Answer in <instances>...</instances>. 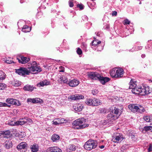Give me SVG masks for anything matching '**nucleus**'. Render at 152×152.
Masks as SVG:
<instances>
[{"label":"nucleus","instance_id":"bb28decb","mask_svg":"<svg viewBox=\"0 0 152 152\" xmlns=\"http://www.w3.org/2000/svg\"><path fill=\"white\" fill-rule=\"evenodd\" d=\"M76 147L75 146L73 145H70L67 149V151H74L76 150Z\"/></svg>","mask_w":152,"mask_h":152},{"label":"nucleus","instance_id":"7c9ffc66","mask_svg":"<svg viewBox=\"0 0 152 152\" xmlns=\"http://www.w3.org/2000/svg\"><path fill=\"white\" fill-rule=\"evenodd\" d=\"M22 143H20L17 147V148L18 150H21L22 149H24L26 147L25 144H21Z\"/></svg>","mask_w":152,"mask_h":152},{"label":"nucleus","instance_id":"423d86ee","mask_svg":"<svg viewBox=\"0 0 152 152\" xmlns=\"http://www.w3.org/2000/svg\"><path fill=\"white\" fill-rule=\"evenodd\" d=\"M121 113H119L118 108L115 107L114 110H113L111 112L108 114V119L110 121L115 120L118 118Z\"/></svg>","mask_w":152,"mask_h":152},{"label":"nucleus","instance_id":"0eeeda50","mask_svg":"<svg viewBox=\"0 0 152 152\" xmlns=\"http://www.w3.org/2000/svg\"><path fill=\"white\" fill-rule=\"evenodd\" d=\"M85 103L89 106H97L101 104L102 102L99 99L96 98H87L85 101Z\"/></svg>","mask_w":152,"mask_h":152},{"label":"nucleus","instance_id":"f8f14e48","mask_svg":"<svg viewBox=\"0 0 152 152\" xmlns=\"http://www.w3.org/2000/svg\"><path fill=\"white\" fill-rule=\"evenodd\" d=\"M136 86V81H133L132 80H131L129 83V89H132V92L133 94H134V92L132 91L133 90H134V91H135V90H137L138 88V87Z\"/></svg>","mask_w":152,"mask_h":152},{"label":"nucleus","instance_id":"4c0bfd02","mask_svg":"<svg viewBox=\"0 0 152 152\" xmlns=\"http://www.w3.org/2000/svg\"><path fill=\"white\" fill-rule=\"evenodd\" d=\"M6 86L5 84L0 83V90L4 89Z\"/></svg>","mask_w":152,"mask_h":152},{"label":"nucleus","instance_id":"603ef678","mask_svg":"<svg viewBox=\"0 0 152 152\" xmlns=\"http://www.w3.org/2000/svg\"><path fill=\"white\" fill-rule=\"evenodd\" d=\"M78 7H79L80 9L82 10L83 9V6L82 4H78L77 5Z\"/></svg>","mask_w":152,"mask_h":152},{"label":"nucleus","instance_id":"4be33fe9","mask_svg":"<svg viewBox=\"0 0 152 152\" xmlns=\"http://www.w3.org/2000/svg\"><path fill=\"white\" fill-rule=\"evenodd\" d=\"M50 84V82L47 80H45L43 81L40 82L39 83L37 84V86L40 87V86H47L49 85Z\"/></svg>","mask_w":152,"mask_h":152},{"label":"nucleus","instance_id":"8fccbe9b","mask_svg":"<svg viewBox=\"0 0 152 152\" xmlns=\"http://www.w3.org/2000/svg\"><path fill=\"white\" fill-rule=\"evenodd\" d=\"M27 101L28 103L30 102H31L32 103H33V99H31V98H28L27 99Z\"/></svg>","mask_w":152,"mask_h":152},{"label":"nucleus","instance_id":"c03bdc74","mask_svg":"<svg viewBox=\"0 0 152 152\" xmlns=\"http://www.w3.org/2000/svg\"><path fill=\"white\" fill-rule=\"evenodd\" d=\"M64 67L62 66H60L59 67V72H64Z\"/></svg>","mask_w":152,"mask_h":152},{"label":"nucleus","instance_id":"a211bd4d","mask_svg":"<svg viewBox=\"0 0 152 152\" xmlns=\"http://www.w3.org/2000/svg\"><path fill=\"white\" fill-rule=\"evenodd\" d=\"M31 151L32 152H37L39 150V146L36 143H34L30 147Z\"/></svg>","mask_w":152,"mask_h":152},{"label":"nucleus","instance_id":"338daca9","mask_svg":"<svg viewBox=\"0 0 152 152\" xmlns=\"http://www.w3.org/2000/svg\"><path fill=\"white\" fill-rule=\"evenodd\" d=\"M141 4V2H140V3H139V4Z\"/></svg>","mask_w":152,"mask_h":152},{"label":"nucleus","instance_id":"20e7f679","mask_svg":"<svg viewBox=\"0 0 152 152\" xmlns=\"http://www.w3.org/2000/svg\"><path fill=\"white\" fill-rule=\"evenodd\" d=\"M129 109L134 113H142L145 111V109L142 105L134 104H130L128 106Z\"/></svg>","mask_w":152,"mask_h":152},{"label":"nucleus","instance_id":"6e6552de","mask_svg":"<svg viewBox=\"0 0 152 152\" xmlns=\"http://www.w3.org/2000/svg\"><path fill=\"white\" fill-rule=\"evenodd\" d=\"M133 90L135 94H140V95H145L149 93L148 87L143 86L142 87H139L137 90Z\"/></svg>","mask_w":152,"mask_h":152},{"label":"nucleus","instance_id":"680f3d73","mask_svg":"<svg viewBox=\"0 0 152 152\" xmlns=\"http://www.w3.org/2000/svg\"><path fill=\"white\" fill-rule=\"evenodd\" d=\"M141 57L142 58H144L145 57V55L144 54H142L141 55Z\"/></svg>","mask_w":152,"mask_h":152},{"label":"nucleus","instance_id":"e2e57ef3","mask_svg":"<svg viewBox=\"0 0 152 152\" xmlns=\"http://www.w3.org/2000/svg\"><path fill=\"white\" fill-rule=\"evenodd\" d=\"M150 131L152 132V126H150Z\"/></svg>","mask_w":152,"mask_h":152},{"label":"nucleus","instance_id":"ea45409f","mask_svg":"<svg viewBox=\"0 0 152 152\" xmlns=\"http://www.w3.org/2000/svg\"><path fill=\"white\" fill-rule=\"evenodd\" d=\"M10 105L6 103L0 102V107H10Z\"/></svg>","mask_w":152,"mask_h":152},{"label":"nucleus","instance_id":"9d476101","mask_svg":"<svg viewBox=\"0 0 152 152\" xmlns=\"http://www.w3.org/2000/svg\"><path fill=\"white\" fill-rule=\"evenodd\" d=\"M12 136L11 132L9 130L5 131H0V138L3 137L4 138H9Z\"/></svg>","mask_w":152,"mask_h":152},{"label":"nucleus","instance_id":"a19ab883","mask_svg":"<svg viewBox=\"0 0 152 152\" xmlns=\"http://www.w3.org/2000/svg\"><path fill=\"white\" fill-rule=\"evenodd\" d=\"M130 21L127 19H125L123 21V23L124 25L129 24Z\"/></svg>","mask_w":152,"mask_h":152},{"label":"nucleus","instance_id":"6ab92c4d","mask_svg":"<svg viewBox=\"0 0 152 152\" xmlns=\"http://www.w3.org/2000/svg\"><path fill=\"white\" fill-rule=\"evenodd\" d=\"M18 61L19 63H21L22 64H25L29 60V59L26 57L23 56H21L20 57V59L18 58Z\"/></svg>","mask_w":152,"mask_h":152},{"label":"nucleus","instance_id":"a18cd8bd","mask_svg":"<svg viewBox=\"0 0 152 152\" xmlns=\"http://www.w3.org/2000/svg\"><path fill=\"white\" fill-rule=\"evenodd\" d=\"M69 5L70 7H72L73 6V4L72 0H69Z\"/></svg>","mask_w":152,"mask_h":152},{"label":"nucleus","instance_id":"f704fd0d","mask_svg":"<svg viewBox=\"0 0 152 152\" xmlns=\"http://www.w3.org/2000/svg\"><path fill=\"white\" fill-rule=\"evenodd\" d=\"M128 148L129 147L128 145H126V144H124L121 147V150L122 152H124V150H125L126 149Z\"/></svg>","mask_w":152,"mask_h":152},{"label":"nucleus","instance_id":"de8ad7c7","mask_svg":"<svg viewBox=\"0 0 152 152\" xmlns=\"http://www.w3.org/2000/svg\"><path fill=\"white\" fill-rule=\"evenodd\" d=\"M148 150L149 152L152 151V143L150 144Z\"/></svg>","mask_w":152,"mask_h":152},{"label":"nucleus","instance_id":"c756f323","mask_svg":"<svg viewBox=\"0 0 152 152\" xmlns=\"http://www.w3.org/2000/svg\"><path fill=\"white\" fill-rule=\"evenodd\" d=\"M6 77V75L2 71H0V80H3L5 79Z\"/></svg>","mask_w":152,"mask_h":152},{"label":"nucleus","instance_id":"5fc2aeb1","mask_svg":"<svg viewBox=\"0 0 152 152\" xmlns=\"http://www.w3.org/2000/svg\"><path fill=\"white\" fill-rule=\"evenodd\" d=\"M117 14V12L116 11H114L113 12L112 15L113 16H116Z\"/></svg>","mask_w":152,"mask_h":152},{"label":"nucleus","instance_id":"774afa93","mask_svg":"<svg viewBox=\"0 0 152 152\" xmlns=\"http://www.w3.org/2000/svg\"><path fill=\"white\" fill-rule=\"evenodd\" d=\"M43 1H45V0H42Z\"/></svg>","mask_w":152,"mask_h":152},{"label":"nucleus","instance_id":"c9c22d12","mask_svg":"<svg viewBox=\"0 0 152 152\" xmlns=\"http://www.w3.org/2000/svg\"><path fill=\"white\" fill-rule=\"evenodd\" d=\"M12 84L15 86H18L20 85V83L17 80L15 81L12 83Z\"/></svg>","mask_w":152,"mask_h":152},{"label":"nucleus","instance_id":"f3484780","mask_svg":"<svg viewBox=\"0 0 152 152\" xmlns=\"http://www.w3.org/2000/svg\"><path fill=\"white\" fill-rule=\"evenodd\" d=\"M58 81L59 83L63 82L67 84L68 83V79L64 75H61L58 79Z\"/></svg>","mask_w":152,"mask_h":152},{"label":"nucleus","instance_id":"4d7b16f0","mask_svg":"<svg viewBox=\"0 0 152 152\" xmlns=\"http://www.w3.org/2000/svg\"><path fill=\"white\" fill-rule=\"evenodd\" d=\"M142 48L141 46H137L136 47V49L137 50H140L142 49Z\"/></svg>","mask_w":152,"mask_h":152},{"label":"nucleus","instance_id":"69168bd1","mask_svg":"<svg viewBox=\"0 0 152 152\" xmlns=\"http://www.w3.org/2000/svg\"><path fill=\"white\" fill-rule=\"evenodd\" d=\"M149 81H151V82H152V80H150Z\"/></svg>","mask_w":152,"mask_h":152},{"label":"nucleus","instance_id":"1a4fd4ad","mask_svg":"<svg viewBox=\"0 0 152 152\" xmlns=\"http://www.w3.org/2000/svg\"><path fill=\"white\" fill-rule=\"evenodd\" d=\"M122 135L120 133H115L112 136V141L114 142H121L124 139Z\"/></svg>","mask_w":152,"mask_h":152},{"label":"nucleus","instance_id":"bf43d9fd","mask_svg":"<svg viewBox=\"0 0 152 152\" xmlns=\"http://www.w3.org/2000/svg\"><path fill=\"white\" fill-rule=\"evenodd\" d=\"M92 141L94 142V141L92 139H89V140L87 141L86 142H91Z\"/></svg>","mask_w":152,"mask_h":152},{"label":"nucleus","instance_id":"3c124183","mask_svg":"<svg viewBox=\"0 0 152 152\" xmlns=\"http://www.w3.org/2000/svg\"><path fill=\"white\" fill-rule=\"evenodd\" d=\"M12 132V133H13L15 135H17V131L16 129H13Z\"/></svg>","mask_w":152,"mask_h":152},{"label":"nucleus","instance_id":"9b49d317","mask_svg":"<svg viewBox=\"0 0 152 152\" xmlns=\"http://www.w3.org/2000/svg\"><path fill=\"white\" fill-rule=\"evenodd\" d=\"M6 102L8 104L17 106H19L21 104L20 102L18 100L13 98L7 99Z\"/></svg>","mask_w":152,"mask_h":152},{"label":"nucleus","instance_id":"2eb2a0df","mask_svg":"<svg viewBox=\"0 0 152 152\" xmlns=\"http://www.w3.org/2000/svg\"><path fill=\"white\" fill-rule=\"evenodd\" d=\"M96 143H85L84 145L85 148L88 150H90L94 148H95L94 145Z\"/></svg>","mask_w":152,"mask_h":152},{"label":"nucleus","instance_id":"58836bf2","mask_svg":"<svg viewBox=\"0 0 152 152\" xmlns=\"http://www.w3.org/2000/svg\"><path fill=\"white\" fill-rule=\"evenodd\" d=\"M5 61L6 63L8 64H10L14 62L12 60H11L10 58L6 59Z\"/></svg>","mask_w":152,"mask_h":152},{"label":"nucleus","instance_id":"b1692460","mask_svg":"<svg viewBox=\"0 0 152 152\" xmlns=\"http://www.w3.org/2000/svg\"><path fill=\"white\" fill-rule=\"evenodd\" d=\"M60 137L59 136L56 134H53L51 137V139L53 140V142H58L59 140Z\"/></svg>","mask_w":152,"mask_h":152},{"label":"nucleus","instance_id":"412c9836","mask_svg":"<svg viewBox=\"0 0 152 152\" xmlns=\"http://www.w3.org/2000/svg\"><path fill=\"white\" fill-rule=\"evenodd\" d=\"M50 152H62V150L57 147H53L49 148Z\"/></svg>","mask_w":152,"mask_h":152},{"label":"nucleus","instance_id":"ddd939ff","mask_svg":"<svg viewBox=\"0 0 152 152\" xmlns=\"http://www.w3.org/2000/svg\"><path fill=\"white\" fill-rule=\"evenodd\" d=\"M79 83V81L78 80L74 79L68 82L67 84L71 87H75L78 85Z\"/></svg>","mask_w":152,"mask_h":152},{"label":"nucleus","instance_id":"37998d69","mask_svg":"<svg viewBox=\"0 0 152 152\" xmlns=\"http://www.w3.org/2000/svg\"><path fill=\"white\" fill-rule=\"evenodd\" d=\"M107 119L108 120V121L107 120H103L102 121H101L102 124H103L104 125H105L107 123H108L109 122V121H110V120H108V118H107Z\"/></svg>","mask_w":152,"mask_h":152},{"label":"nucleus","instance_id":"72a5a7b5","mask_svg":"<svg viewBox=\"0 0 152 152\" xmlns=\"http://www.w3.org/2000/svg\"><path fill=\"white\" fill-rule=\"evenodd\" d=\"M12 145V143H6V144H4V146L7 149H9L11 148Z\"/></svg>","mask_w":152,"mask_h":152},{"label":"nucleus","instance_id":"c85d7f7f","mask_svg":"<svg viewBox=\"0 0 152 152\" xmlns=\"http://www.w3.org/2000/svg\"><path fill=\"white\" fill-rule=\"evenodd\" d=\"M43 102V101L39 98H35L33 99V103H42Z\"/></svg>","mask_w":152,"mask_h":152},{"label":"nucleus","instance_id":"f257e3e1","mask_svg":"<svg viewBox=\"0 0 152 152\" xmlns=\"http://www.w3.org/2000/svg\"><path fill=\"white\" fill-rule=\"evenodd\" d=\"M15 72L18 75L23 76L25 75H28L30 73L35 74L38 71V69L37 68L32 67H28V68L24 67H20L15 69Z\"/></svg>","mask_w":152,"mask_h":152},{"label":"nucleus","instance_id":"e433bc0d","mask_svg":"<svg viewBox=\"0 0 152 152\" xmlns=\"http://www.w3.org/2000/svg\"><path fill=\"white\" fill-rule=\"evenodd\" d=\"M150 126H145L144 127L143 129L142 130V132H146L147 131H150Z\"/></svg>","mask_w":152,"mask_h":152},{"label":"nucleus","instance_id":"0e129e2a","mask_svg":"<svg viewBox=\"0 0 152 152\" xmlns=\"http://www.w3.org/2000/svg\"><path fill=\"white\" fill-rule=\"evenodd\" d=\"M99 111H100V113H101L102 112V111H103V109H99Z\"/></svg>","mask_w":152,"mask_h":152},{"label":"nucleus","instance_id":"49530a36","mask_svg":"<svg viewBox=\"0 0 152 152\" xmlns=\"http://www.w3.org/2000/svg\"><path fill=\"white\" fill-rule=\"evenodd\" d=\"M52 123L54 125H58L59 124L58 122V121H57L56 120H54L52 121Z\"/></svg>","mask_w":152,"mask_h":152},{"label":"nucleus","instance_id":"4468645a","mask_svg":"<svg viewBox=\"0 0 152 152\" xmlns=\"http://www.w3.org/2000/svg\"><path fill=\"white\" fill-rule=\"evenodd\" d=\"M29 120L31 121V119H27L26 118H20L19 121H16V125H23L26 123L28 121H29Z\"/></svg>","mask_w":152,"mask_h":152},{"label":"nucleus","instance_id":"13d9d810","mask_svg":"<svg viewBox=\"0 0 152 152\" xmlns=\"http://www.w3.org/2000/svg\"><path fill=\"white\" fill-rule=\"evenodd\" d=\"M64 119L63 118L60 119V121H61V124H62L64 123Z\"/></svg>","mask_w":152,"mask_h":152},{"label":"nucleus","instance_id":"09e8293b","mask_svg":"<svg viewBox=\"0 0 152 152\" xmlns=\"http://www.w3.org/2000/svg\"><path fill=\"white\" fill-rule=\"evenodd\" d=\"M98 91L96 90H94L92 91V93L93 95H95L97 94Z\"/></svg>","mask_w":152,"mask_h":152},{"label":"nucleus","instance_id":"864d4df0","mask_svg":"<svg viewBox=\"0 0 152 152\" xmlns=\"http://www.w3.org/2000/svg\"><path fill=\"white\" fill-rule=\"evenodd\" d=\"M91 1H92V2L91 3V5L94 7L95 6L96 3L94 1V0H91Z\"/></svg>","mask_w":152,"mask_h":152},{"label":"nucleus","instance_id":"6e6d98bb","mask_svg":"<svg viewBox=\"0 0 152 152\" xmlns=\"http://www.w3.org/2000/svg\"><path fill=\"white\" fill-rule=\"evenodd\" d=\"M55 120H56L57 121H58V122L59 124H61L60 119L56 118L55 119Z\"/></svg>","mask_w":152,"mask_h":152},{"label":"nucleus","instance_id":"5701e85b","mask_svg":"<svg viewBox=\"0 0 152 152\" xmlns=\"http://www.w3.org/2000/svg\"><path fill=\"white\" fill-rule=\"evenodd\" d=\"M34 87L29 85H26L23 88V89L25 91H32L34 89Z\"/></svg>","mask_w":152,"mask_h":152},{"label":"nucleus","instance_id":"393cba45","mask_svg":"<svg viewBox=\"0 0 152 152\" xmlns=\"http://www.w3.org/2000/svg\"><path fill=\"white\" fill-rule=\"evenodd\" d=\"M37 62H36L35 61H33L32 64H31V66L30 67H35L36 68H38V71L36 72L35 74L39 72H41L42 71L41 69L38 66H37Z\"/></svg>","mask_w":152,"mask_h":152},{"label":"nucleus","instance_id":"dca6fc26","mask_svg":"<svg viewBox=\"0 0 152 152\" xmlns=\"http://www.w3.org/2000/svg\"><path fill=\"white\" fill-rule=\"evenodd\" d=\"M73 107L75 110L80 112L83 110V105L81 104H74Z\"/></svg>","mask_w":152,"mask_h":152},{"label":"nucleus","instance_id":"cd10ccee","mask_svg":"<svg viewBox=\"0 0 152 152\" xmlns=\"http://www.w3.org/2000/svg\"><path fill=\"white\" fill-rule=\"evenodd\" d=\"M143 119L147 122H151L152 121V116H144L143 117Z\"/></svg>","mask_w":152,"mask_h":152},{"label":"nucleus","instance_id":"7ed1b4c3","mask_svg":"<svg viewBox=\"0 0 152 152\" xmlns=\"http://www.w3.org/2000/svg\"><path fill=\"white\" fill-rule=\"evenodd\" d=\"M85 122H86L85 119L84 118H81L73 121L72 124L73 126H75V129H80L88 126V124H83Z\"/></svg>","mask_w":152,"mask_h":152},{"label":"nucleus","instance_id":"f03ea898","mask_svg":"<svg viewBox=\"0 0 152 152\" xmlns=\"http://www.w3.org/2000/svg\"><path fill=\"white\" fill-rule=\"evenodd\" d=\"M89 78L93 80H99L103 85L109 81L110 79L107 77H102L97 72H90L88 73Z\"/></svg>","mask_w":152,"mask_h":152},{"label":"nucleus","instance_id":"473e14b6","mask_svg":"<svg viewBox=\"0 0 152 152\" xmlns=\"http://www.w3.org/2000/svg\"><path fill=\"white\" fill-rule=\"evenodd\" d=\"M16 121L15 120H11L9 121L8 124L11 126L16 125Z\"/></svg>","mask_w":152,"mask_h":152},{"label":"nucleus","instance_id":"79ce46f5","mask_svg":"<svg viewBox=\"0 0 152 152\" xmlns=\"http://www.w3.org/2000/svg\"><path fill=\"white\" fill-rule=\"evenodd\" d=\"M77 52L78 54L80 55L82 53V51L81 49L80 48H77Z\"/></svg>","mask_w":152,"mask_h":152},{"label":"nucleus","instance_id":"aec40b11","mask_svg":"<svg viewBox=\"0 0 152 152\" xmlns=\"http://www.w3.org/2000/svg\"><path fill=\"white\" fill-rule=\"evenodd\" d=\"M84 97L83 96L79 94H75L71 96V98L73 100L83 99Z\"/></svg>","mask_w":152,"mask_h":152},{"label":"nucleus","instance_id":"2f4dec72","mask_svg":"<svg viewBox=\"0 0 152 152\" xmlns=\"http://www.w3.org/2000/svg\"><path fill=\"white\" fill-rule=\"evenodd\" d=\"M101 43V41H98L97 40H94L91 43V45L92 46H96L98 44H100Z\"/></svg>","mask_w":152,"mask_h":152},{"label":"nucleus","instance_id":"a878e982","mask_svg":"<svg viewBox=\"0 0 152 152\" xmlns=\"http://www.w3.org/2000/svg\"><path fill=\"white\" fill-rule=\"evenodd\" d=\"M31 30V28L25 25L23 26L22 28V31L25 33L29 32Z\"/></svg>","mask_w":152,"mask_h":152},{"label":"nucleus","instance_id":"39448f33","mask_svg":"<svg viewBox=\"0 0 152 152\" xmlns=\"http://www.w3.org/2000/svg\"><path fill=\"white\" fill-rule=\"evenodd\" d=\"M124 71L121 68H115L112 70L110 72L111 76L112 77H121L123 76Z\"/></svg>","mask_w":152,"mask_h":152},{"label":"nucleus","instance_id":"052dcab7","mask_svg":"<svg viewBox=\"0 0 152 152\" xmlns=\"http://www.w3.org/2000/svg\"><path fill=\"white\" fill-rule=\"evenodd\" d=\"M104 145H101L99 146V147L101 149H103L104 148Z\"/></svg>","mask_w":152,"mask_h":152}]
</instances>
